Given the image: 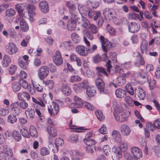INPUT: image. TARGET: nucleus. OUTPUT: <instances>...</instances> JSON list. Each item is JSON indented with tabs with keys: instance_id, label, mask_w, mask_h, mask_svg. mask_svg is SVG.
I'll list each match as a JSON object with an SVG mask.
<instances>
[{
	"instance_id": "f257e3e1",
	"label": "nucleus",
	"mask_w": 160,
	"mask_h": 160,
	"mask_svg": "<svg viewBox=\"0 0 160 160\" xmlns=\"http://www.w3.org/2000/svg\"><path fill=\"white\" fill-rule=\"evenodd\" d=\"M113 115L117 122H122L127 120V117L124 109L122 108L116 107Z\"/></svg>"
},
{
	"instance_id": "f03ea898",
	"label": "nucleus",
	"mask_w": 160,
	"mask_h": 160,
	"mask_svg": "<svg viewBox=\"0 0 160 160\" xmlns=\"http://www.w3.org/2000/svg\"><path fill=\"white\" fill-rule=\"evenodd\" d=\"M48 67L46 65L41 67L38 71V75L40 79L42 80L47 77L49 73Z\"/></svg>"
},
{
	"instance_id": "7ed1b4c3",
	"label": "nucleus",
	"mask_w": 160,
	"mask_h": 160,
	"mask_svg": "<svg viewBox=\"0 0 160 160\" xmlns=\"http://www.w3.org/2000/svg\"><path fill=\"white\" fill-rule=\"evenodd\" d=\"M45 95H46V94H44L43 95V99L38 97L36 98L32 97V102L34 103L33 104L34 108L35 106L38 107H44L45 106V104L46 103H49V101H47L46 99V98L44 97Z\"/></svg>"
},
{
	"instance_id": "20e7f679",
	"label": "nucleus",
	"mask_w": 160,
	"mask_h": 160,
	"mask_svg": "<svg viewBox=\"0 0 160 160\" xmlns=\"http://www.w3.org/2000/svg\"><path fill=\"white\" fill-rule=\"evenodd\" d=\"M100 39L102 44L103 50L105 52H107L112 47V43L107 39H105L104 36L102 35L100 36ZM103 55L107 56L106 53L103 54Z\"/></svg>"
},
{
	"instance_id": "39448f33",
	"label": "nucleus",
	"mask_w": 160,
	"mask_h": 160,
	"mask_svg": "<svg viewBox=\"0 0 160 160\" xmlns=\"http://www.w3.org/2000/svg\"><path fill=\"white\" fill-rule=\"evenodd\" d=\"M95 84L100 93H108L105 89V83L102 79L97 78L95 80Z\"/></svg>"
},
{
	"instance_id": "423d86ee",
	"label": "nucleus",
	"mask_w": 160,
	"mask_h": 160,
	"mask_svg": "<svg viewBox=\"0 0 160 160\" xmlns=\"http://www.w3.org/2000/svg\"><path fill=\"white\" fill-rule=\"evenodd\" d=\"M133 157L134 158H137L140 159L142 157V153L141 150L138 147L134 146L132 147L130 150Z\"/></svg>"
},
{
	"instance_id": "0eeeda50",
	"label": "nucleus",
	"mask_w": 160,
	"mask_h": 160,
	"mask_svg": "<svg viewBox=\"0 0 160 160\" xmlns=\"http://www.w3.org/2000/svg\"><path fill=\"white\" fill-rule=\"evenodd\" d=\"M59 108L58 104L55 102H52L50 105V108H48V110L51 116L56 115L59 112Z\"/></svg>"
},
{
	"instance_id": "6e6552de",
	"label": "nucleus",
	"mask_w": 160,
	"mask_h": 160,
	"mask_svg": "<svg viewBox=\"0 0 160 160\" xmlns=\"http://www.w3.org/2000/svg\"><path fill=\"white\" fill-rule=\"evenodd\" d=\"M54 62L57 66L60 65L63 63V59L60 52L57 51L53 57Z\"/></svg>"
},
{
	"instance_id": "1a4fd4ad",
	"label": "nucleus",
	"mask_w": 160,
	"mask_h": 160,
	"mask_svg": "<svg viewBox=\"0 0 160 160\" xmlns=\"http://www.w3.org/2000/svg\"><path fill=\"white\" fill-rule=\"evenodd\" d=\"M6 49L8 53L10 55H13L16 53L18 50L16 46L12 42H10L7 44Z\"/></svg>"
},
{
	"instance_id": "9d476101",
	"label": "nucleus",
	"mask_w": 160,
	"mask_h": 160,
	"mask_svg": "<svg viewBox=\"0 0 160 160\" xmlns=\"http://www.w3.org/2000/svg\"><path fill=\"white\" fill-rule=\"evenodd\" d=\"M86 48L82 45H78L75 48L76 52L80 55L85 57L88 55V53L87 51Z\"/></svg>"
},
{
	"instance_id": "9b49d317",
	"label": "nucleus",
	"mask_w": 160,
	"mask_h": 160,
	"mask_svg": "<svg viewBox=\"0 0 160 160\" xmlns=\"http://www.w3.org/2000/svg\"><path fill=\"white\" fill-rule=\"evenodd\" d=\"M112 158L113 160H119L121 158L122 153L119 148L113 147L112 148Z\"/></svg>"
},
{
	"instance_id": "f8f14e48",
	"label": "nucleus",
	"mask_w": 160,
	"mask_h": 160,
	"mask_svg": "<svg viewBox=\"0 0 160 160\" xmlns=\"http://www.w3.org/2000/svg\"><path fill=\"white\" fill-rule=\"evenodd\" d=\"M128 27L129 31L132 33L137 32L140 28L139 24L135 22L130 23Z\"/></svg>"
},
{
	"instance_id": "ddd939ff",
	"label": "nucleus",
	"mask_w": 160,
	"mask_h": 160,
	"mask_svg": "<svg viewBox=\"0 0 160 160\" xmlns=\"http://www.w3.org/2000/svg\"><path fill=\"white\" fill-rule=\"evenodd\" d=\"M120 128L121 133L124 136H128L131 133V130L130 128L126 124H122L121 125Z\"/></svg>"
},
{
	"instance_id": "4468645a",
	"label": "nucleus",
	"mask_w": 160,
	"mask_h": 160,
	"mask_svg": "<svg viewBox=\"0 0 160 160\" xmlns=\"http://www.w3.org/2000/svg\"><path fill=\"white\" fill-rule=\"evenodd\" d=\"M74 100L75 102L72 103L71 107L73 105L74 108H80L82 107L83 102L79 97L75 96L74 97Z\"/></svg>"
},
{
	"instance_id": "2eb2a0df",
	"label": "nucleus",
	"mask_w": 160,
	"mask_h": 160,
	"mask_svg": "<svg viewBox=\"0 0 160 160\" xmlns=\"http://www.w3.org/2000/svg\"><path fill=\"white\" fill-rule=\"evenodd\" d=\"M18 97L19 100L22 101H28L30 98V96L28 92H23L18 94Z\"/></svg>"
},
{
	"instance_id": "dca6fc26",
	"label": "nucleus",
	"mask_w": 160,
	"mask_h": 160,
	"mask_svg": "<svg viewBox=\"0 0 160 160\" xmlns=\"http://www.w3.org/2000/svg\"><path fill=\"white\" fill-rule=\"evenodd\" d=\"M135 94L140 100H144L146 97V94L144 90L141 88L135 89Z\"/></svg>"
},
{
	"instance_id": "f3484780",
	"label": "nucleus",
	"mask_w": 160,
	"mask_h": 160,
	"mask_svg": "<svg viewBox=\"0 0 160 160\" xmlns=\"http://www.w3.org/2000/svg\"><path fill=\"white\" fill-rule=\"evenodd\" d=\"M103 14L105 18H108L111 20L113 18V10L112 9L106 8L103 10Z\"/></svg>"
},
{
	"instance_id": "a211bd4d",
	"label": "nucleus",
	"mask_w": 160,
	"mask_h": 160,
	"mask_svg": "<svg viewBox=\"0 0 160 160\" xmlns=\"http://www.w3.org/2000/svg\"><path fill=\"white\" fill-rule=\"evenodd\" d=\"M39 8L44 13L48 12L49 10L48 3L46 1L41 2L39 4Z\"/></svg>"
},
{
	"instance_id": "6ab92c4d",
	"label": "nucleus",
	"mask_w": 160,
	"mask_h": 160,
	"mask_svg": "<svg viewBox=\"0 0 160 160\" xmlns=\"http://www.w3.org/2000/svg\"><path fill=\"white\" fill-rule=\"evenodd\" d=\"M116 84L118 85L122 86L125 84L126 82L125 74H122L117 78L116 80Z\"/></svg>"
},
{
	"instance_id": "aec40b11",
	"label": "nucleus",
	"mask_w": 160,
	"mask_h": 160,
	"mask_svg": "<svg viewBox=\"0 0 160 160\" xmlns=\"http://www.w3.org/2000/svg\"><path fill=\"white\" fill-rule=\"evenodd\" d=\"M154 127V128L160 129V119L158 118L153 123L149 122L146 125V127L148 128H151L152 127Z\"/></svg>"
},
{
	"instance_id": "412c9836",
	"label": "nucleus",
	"mask_w": 160,
	"mask_h": 160,
	"mask_svg": "<svg viewBox=\"0 0 160 160\" xmlns=\"http://www.w3.org/2000/svg\"><path fill=\"white\" fill-rule=\"evenodd\" d=\"M81 26L85 29L89 28L91 24L88 20L85 17H82L81 22Z\"/></svg>"
},
{
	"instance_id": "4be33fe9",
	"label": "nucleus",
	"mask_w": 160,
	"mask_h": 160,
	"mask_svg": "<svg viewBox=\"0 0 160 160\" xmlns=\"http://www.w3.org/2000/svg\"><path fill=\"white\" fill-rule=\"evenodd\" d=\"M11 62V59L7 55H4L2 61L3 66L5 67H8L10 64Z\"/></svg>"
},
{
	"instance_id": "5701e85b",
	"label": "nucleus",
	"mask_w": 160,
	"mask_h": 160,
	"mask_svg": "<svg viewBox=\"0 0 160 160\" xmlns=\"http://www.w3.org/2000/svg\"><path fill=\"white\" fill-rule=\"evenodd\" d=\"M28 14L30 18L32 19V18L36 15V12H35L36 7L34 5H28Z\"/></svg>"
},
{
	"instance_id": "b1692460",
	"label": "nucleus",
	"mask_w": 160,
	"mask_h": 160,
	"mask_svg": "<svg viewBox=\"0 0 160 160\" xmlns=\"http://www.w3.org/2000/svg\"><path fill=\"white\" fill-rule=\"evenodd\" d=\"M61 89L63 93L67 96L70 95L71 93V90L68 84L63 85Z\"/></svg>"
},
{
	"instance_id": "393cba45",
	"label": "nucleus",
	"mask_w": 160,
	"mask_h": 160,
	"mask_svg": "<svg viewBox=\"0 0 160 160\" xmlns=\"http://www.w3.org/2000/svg\"><path fill=\"white\" fill-rule=\"evenodd\" d=\"M20 25L21 29L22 31L25 32L29 29V26L24 19H21L20 20Z\"/></svg>"
},
{
	"instance_id": "a878e982",
	"label": "nucleus",
	"mask_w": 160,
	"mask_h": 160,
	"mask_svg": "<svg viewBox=\"0 0 160 160\" xmlns=\"http://www.w3.org/2000/svg\"><path fill=\"white\" fill-rule=\"evenodd\" d=\"M115 93L116 96L118 98H122L126 95V92L121 88H118L116 90Z\"/></svg>"
},
{
	"instance_id": "bb28decb",
	"label": "nucleus",
	"mask_w": 160,
	"mask_h": 160,
	"mask_svg": "<svg viewBox=\"0 0 160 160\" xmlns=\"http://www.w3.org/2000/svg\"><path fill=\"white\" fill-rule=\"evenodd\" d=\"M36 113L39 117L40 120L42 122H43L45 121V118L44 116L42 114L41 112L42 109L40 107H38L35 106L34 108Z\"/></svg>"
},
{
	"instance_id": "cd10ccee",
	"label": "nucleus",
	"mask_w": 160,
	"mask_h": 160,
	"mask_svg": "<svg viewBox=\"0 0 160 160\" xmlns=\"http://www.w3.org/2000/svg\"><path fill=\"white\" fill-rule=\"evenodd\" d=\"M66 5L68 8L70 12L73 11L76 9V7L75 4V2L72 1H70L66 2Z\"/></svg>"
},
{
	"instance_id": "c85d7f7f",
	"label": "nucleus",
	"mask_w": 160,
	"mask_h": 160,
	"mask_svg": "<svg viewBox=\"0 0 160 160\" xmlns=\"http://www.w3.org/2000/svg\"><path fill=\"white\" fill-rule=\"evenodd\" d=\"M18 63L19 66L22 69H26L27 68L29 62L23 61L22 58L21 57H19L18 58Z\"/></svg>"
},
{
	"instance_id": "c756f323",
	"label": "nucleus",
	"mask_w": 160,
	"mask_h": 160,
	"mask_svg": "<svg viewBox=\"0 0 160 160\" xmlns=\"http://www.w3.org/2000/svg\"><path fill=\"white\" fill-rule=\"evenodd\" d=\"M25 113L27 117L30 119H32L35 116V110L34 109L28 108L25 111Z\"/></svg>"
},
{
	"instance_id": "7c9ffc66",
	"label": "nucleus",
	"mask_w": 160,
	"mask_h": 160,
	"mask_svg": "<svg viewBox=\"0 0 160 160\" xmlns=\"http://www.w3.org/2000/svg\"><path fill=\"white\" fill-rule=\"evenodd\" d=\"M96 70L97 74L99 76H102V74L107 76H108V74L105 71V69L102 67H97Z\"/></svg>"
},
{
	"instance_id": "2f4dec72",
	"label": "nucleus",
	"mask_w": 160,
	"mask_h": 160,
	"mask_svg": "<svg viewBox=\"0 0 160 160\" xmlns=\"http://www.w3.org/2000/svg\"><path fill=\"white\" fill-rule=\"evenodd\" d=\"M76 27V23L75 21H70L68 22L67 28L71 31H74Z\"/></svg>"
},
{
	"instance_id": "473e14b6",
	"label": "nucleus",
	"mask_w": 160,
	"mask_h": 160,
	"mask_svg": "<svg viewBox=\"0 0 160 160\" xmlns=\"http://www.w3.org/2000/svg\"><path fill=\"white\" fill-rule=\"evenodd\" d=\"M12 88L14 92L19 91L21 89V85L19 82H13L12 84Z\"/></svg>"
},
{
	"instance_id": "72a5a7b5",
	"label": "nucleus",
	"mask_w": 160,
	"mask_h": 160,
	"mask_svg": "<svg viewBox=\"0 0 160 160\" xmlns=\"http://www.w3.org/2000/svg\"><path fill=\"white\" fill-rule=\"evenodd\" d=\"M148 43L145 41H142L140 46L141 52L142 53H146L148 48Z\"/></svg>"
},
{
	"instance_id": "f704fd0d",
	"label": "nucleus",
	"mask_w": 160,
	"mask_h": 160,
	"mask_svg": "<svg viewBox=\"0 0 160 160\" xmlns=\"http://www.w3.org/2000/svg\"><path fill=\"white\" fill-rule=\"evenodd\" d=\"M30 135L32 137L36 138L38 136V133L35 127L34 126H31L29 128Z\"/></svg>"
},
{
	"instance_id": "c9c22d12",
	"label": "nucleus",
	"mask_w": 160,
	"mask_h": 160,
	"mask_svg": "<svg viewBox=\"0 0 160 160\" xmlns=\"http://www.w3.org/2000/svg\"><path fill=\"white\" fill-rule=\"evenodd\" d=\"M112 136V139L116 140H119L122 139L121 136L120 132L117 130L113 131Z\"/></svg>"
},
{
	"instance_id": "e433bc0d",
	"label": "nucleus",
	"mask_w": 160,
	"mask_h": 160,
	"mask_svg": "<svg viewBox=\"0 0 160 160\" xmlns=\"http://www.w3.org/2000/svg\"><path fill=\"white\" fill-rule=\"evenodd\" d=\"M40 153L41 156H45L49 155L50 153V151L48 148L43 147L41 148Z\"/></svg>"
},
{
	"instance_id": "4c0bfd02",
	"label": "nucleus",
	"mask_w": 160,
	"mask_h": 160,
	"mask_svg": "<svg viewBox=\"0 0 160 160\" xmlns=\"http://www.w3.org/2000/svg\"><path fill=\"white\" fill-rule=\"evenodd\" d=\"M87 95L89 97L94 96L96 93L95 88L93 87H89L87 90Z\"/></svg>"
},
{
	"instance_id": "58836bf2",
	"label": "nucleus",
	"mask_w": 160,
	"mask_h": 160,
	"mask_svg": "<svg viewBox=\"0 0 160 160\" xmlns=\"http://www.w3.org/2000/svg\"><path fill=\"white\" fill-rule=\"evenodd\" d=\"M64 47L67 50H70L73 48V44L70 41H65L63 43Z\"/></svg>"
},
{
	"instance_id": "ea45409f",
	"label": "nucleus",
	"mask_w": 160,
	"mask_h": 160,
	"mask_svg": "<svg viewBox=\"0 0 160 160\" xmlns=\"http://www.w3.org/2000/svg\"><path fill=\"white\" fill-rule=\"evenodd\" d=\"M111 63V61L110 60H108L106 64V66L107 68V72L109 73L110 74H113L116 72V71H112V70L111 69L112 67Z\"/></svg>"
},
{
	"instance_id": "a19ab883",
	"label": "nucleus",
	"mask_w": 160,
	"mask_h": 160,
	"mask_svg": "<svg viewBox=\"0 0 160 160\" xmlns=\"http://www.w3.org/2000/svg\"><path fill=\"white\" fill-rule=\"evenodd\" d=\"M71 38L73 42L75 43H78L80 41V38L79 35L76 33H73L71 35Z\"/></svg>"
},
{
	"instance_id": "79ce46f5",
	"label": "nucleus",
	"mask_w": 160,
	"mask_h": 160,
	"mask_svg": "<svg viewBox=\"0 0 160 160\" xmlns=\"http://www.w3.org/2000/svg\"><path fill=\"white\" fill-rule=\"evenodd\" d=\"M49 134L52 137H55L57 135V130L54 127H51L50 129H47Z\"/></svg>"
},
{
	"instance_id": "37998d69",
	"label": "nucleus",
	"mask_w": 160,
	"mask_h": 160,
	"mask_svg": "<svg viewBox=\"0 0 160 160\" xmlns=\"http://www.w3.org/2000/svg\"><path fill=\"white\" fill-rule=\"evenodd\" d=\"M88 8H90L91 7L92 8H96L99 6V3L97 2H92L90 1H88L87 2Z\"/></svg>"
},
{
	"instance_id": "c03bdc74",
	"label": "nucleus",
	"mask_w": 160,
	"mask_h": 160,
	"mask_svg": "<svg viewBox=\"0 0 160 160\" xmlns=\"http://www.w3.org/2000/svg\"><path fill=\"white\" fill-rule=\"evenodd\" d=\"M81 80V78L80 77L75 75L71 76L69 79V82L72 83L79 82Z\"/></svg>"
},
{
	"instance_id": "a18cd8bd",
	"label": "nucleus",
	"mask_w": 160,
	"mask_h": 160,
	"mask_svg": "<svg viewBox=\"0 0 160 160\" xmlns=\"http://www.w3.org/2000/svg\"><path fill=\"white\" fill-rule=\"evenodd\" d=\"M8 122L11 124H12L17 121V119L15 116L10 114L8 117Z\"/></svg>"
},
{
	"instance_id": "49530a36",
	"label": "nucleus",
	"mask_w": 160,
	"mask_h": 160,
	"mask_svg": "<svg viewBox=\"0 0 160 160\" xmlns=\"http://www.w3.org/2000/svg\"><path fill=\"white\" fill-rule=\"evenodd\" d=\"M125 89L127 90L128 93L131 95H133L135 93V91L131 86L130 84H127L125 87Z\"/></svg>"
},
{
	"instance_id": "de8ad7c7",
	"label": "nucleus",
	"mask_w": 160,
	"mask_h": 160,
	"mask_svg": "<svg viewBox=\"0 0 160 160\" xmlns=\"http://www.w3.org/2000/svg\"><path fill=\"white\" fill-rule=\"evenodd\" d=\"M83 107L88 110L92 111H93L95 109L94 107L92 105L87 102H83Z\"/></svg>"
},
{
	"instance_id": "09e8293b",
	"label": "nucleus",
	"mask_w": 160,
	"mask_h": 160,
	"mask_svg": "<svg viewBox=\"0 0 160 160\" xmlns=\"http://www.w3.org/2000/svg\"><path fill=\"white\" fill-rule=\"evenodd\" d=\"M88 7L86 8L83 5L78 4V9L80 13H86L88 10Z\"/></svg>"
},
{
	"instance_id": "8fccbe9b",
	"label": "nucleus",
	"mask_w": 160,
	"mask_h": 160,
	"mask_svg": "<svg viewBox=\"0 0 160 160\" xmlns=\"http://www.w3.org/2000/svg\"><path fill=\"white\" fill-rule=\"evenodd\" d=\"M95 115L98 119L100 121H103L104 119V116L103 113L100 111L97 110L95 112Z\"/></svg>"
},
{
	"instance_id": "3c124183",
	"label": "nucleus",
	"mask_w": 160,
	"mask_h": 160,
	"mask_svg": "<svg viewBox=\"0 0 160 160\" xmlns=\"http://www.w3.org/2000/svg\"><path fill=\"white\" fill-rule=\"evenodd\" d=\"M6 15L8 17L13 16L16 13L15 11L12 8H9L5 12Z\"/></svg>"
},
{
	"instance_id": "603ef678",
	"label": "nucleus",
	"mask_w": 160,
	"mask_h": 160,
	"mask_svg": "<svg viewBox=\"0 0 160 160\" xmlns=\"http://www.w3.org/2000/svg\"><path fill=\"white\" fill-rule=\"evenodd\" d=\"M43 83L46 86H47L49 89H52L54 86V82L53 80H48L45 82L43 81Z\"/></svg>"
},
{
	"instance_id": "864d4df0",
	"label": "nucleus",
	"mask_w": 160,
	"mask_h": 160,
	"mask_svg": "<svg viewBox=\"0 0 160 160\" xmlns=\"http://www.w3.org/2000/svg\"><path fill=\"white\" fill-rule=\"evenodd\" d=\"M3 150L5 152V153L11 154V156H9V157H12L13 156V152L12 150L8 148V146H5L3 147Z\"/></svg>"
},
{
	"instance_id": "5fc2aeb1",
	"label": "nucleus",
	"mask_w": 160,
	"mask_h": 160,
	"mask_svg": "<svg viewBox=\"0 0 160 160\" xmlns=\"http://www.w3.org/2000/svg\"><path fill=\"white\" fill-rule=\"evenodd\" d=\"M88 86V80H84L82 82L79 84V87L82 88L86 89Z\"/></svg>"
},
{
	"instance_id": "6e6d98bb",
	"label": "nucleus",
	"mask_w": 160,
	"mask_h": 160,
	"mask_svg": "<svg viewBox=\"0 0 160 160\" xmlns=\"http://www.w3.org/2000/svg\"><path fill=\"white\" fill-rule=\"evenodd\" d=\"M99 132L102 134H106L108 133V129L105 124H103L98 130Z\"/></svg>"
},
{
	"instance_id": "4d7b16f0",
	"label": "nucleus",
	"mask_w": 160,
	"mask_h": 160,
	"mask_svg": "<svg viewBox=\"0 0 160 160\" xmlns=\"http://www.w3.org/2000/svg\"><path fill=\"white\" fill-rule=\"evenodd\" d=\"M124 100L126 102L129 106H132L133 105V100L129 96H126Z\"/></svg>"
},
{
	"instance_id": "13d9d810",
	"label": "nucleus",
	"mask_w": 160,
	"mask_h": 160,
	"mask_svg": "<svg viewBox=\"0 0 160 160\" xmlns=\"http://www.w3.org/2000/svg\"><path fill=\"white\" fill-rule=\"evenodd\" d=\"M13 136L15 140H20L21 139V136L19 132L16 130L13 132Z\"/></svg>"
},
{
	"instance_id": "bf43d9fd",
	"label": "nucleus",
	"mask_w": 160,
	"mask_h": 160,
	"mask_svg": "<svg viewBox=\"0 0 160 160\" xmlns=\"http://www.w3.org/2000/svg\"><path fill=\"white\" fill-rule=\"evenodd\" d=\"M91 32L93 34H96L98 32V28L95 25L92 24L89 28Z\"/></svg>"
},
{
	"instance_id": "052dcab7",
	"label": "nucleus",
	"mask_w": 160,
	"mask_h": 160,
	"mask_svg": "<svg viewBox=\"0 0 160 160\" xmlns=\"http://www.w3.org/2000/svg\"><path fill=\"white\" fill-rule=\"evenodd\" d=\"M119 146L121 150L123 152H126L128 149V146L126 143L123 142H119Z\"/></svg>"
},
{
	"instance_id": "680f3d73",
	"label": "nucleus",
	"mask_w": 160,
	"mask_h": 160,
	"mask_svg": "<svg viewBox=\"0 0 160 160\" xmlns=\"http://www.w3.org/2000/svg\"><path fill=\"white\" fill-rule=\"evenodd\" d=\"M20 132L22 136L24 137L29 138L30 136L28 131L25 129L23 128L21 129L20 130Z\"/></svg>"
},
{
	"instance_id": "e2e57ef3",
	"label": "nucleus",
	"mask_w": 160,
	"mask_h": 160,
	"mask_svg": "<svg viewBox=\"0 0 160 160\" xmlns=\"http://www.w3.org/2000/svg\"><path fill=\"white\" fill-rule=\"evenodd\" d=\"M19 83L22 88L25 89L28 88V82L23 79H21L19 80Z\"/></svg>"
},
{
	"instance_id": "0e129e2a",
	"label": "nucleus",
	"mask_w": 160,
	"mask_h": 160,
	"mask_svg": "<svg viewBox=\"0 0 160 160\" xmlns=\"http://www.w3.org/2000/svg\"><path fill=\"white\" fill-rule=\"evenodd\" d=\"M9 156H11V154L5 153L3 151H0V157L3 159H6L7 158H8Z\"/></svg>"
},
{
	"instance_id": "69168bd1",
	"label": "nucleus",
	"mask_w": 160,
	"mask_h": 160,
	"mask_svg": "<svg viewBox=\"0 0 160 160\" xmlns=\"http://www.w3.org/2000/svg\"><path fill=\"white\" fill-rule=\"evenodd\" d=\"M139 37L138 35H133L131 37V39L133 44H137L139 41Z\"/></svg>"
},
{
	"instance_id": "338daca9",
	"label": "nucleus",
	"mask_w": 160,
	"mask_h": 160,
	"mask_svg": "<svg viewBox=\"0 0 160 160\" xmlns=\"http://www.w3.org/2000/svg\"><path fill=\"white\" fill-rule=\"evenodd\" d=\"M107 30L111 35H114L116 33L115 29L108 25L107 26Z\"/></svg>"
},
{
	"instance_id": "774afa93",
	"label": "nucleus",
	"mask_w": 160,
	"mask_h": 160,
	"mask_svg": "<svg viewBox=\"0 0 160 160\" xmlns=\"http://www.w3.org/2000/svg\"><path fill=\"white\" fill-rule=\"evenodd\" d=\"M17 70V67L14 65H11L9 69V71L10 74L11 75L14 74Z\"/></svg>"
}]
</instances>
